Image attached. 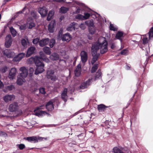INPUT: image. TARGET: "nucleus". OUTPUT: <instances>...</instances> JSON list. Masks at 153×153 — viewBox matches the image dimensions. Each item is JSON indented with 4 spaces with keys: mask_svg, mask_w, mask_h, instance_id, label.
Listing matches in <instances>:
<instances>
[{
    "mask_svg": "<svg viewBox=\"0 0 153 153\" xmlns=\"http://www.w3.org/2000/svg\"><path fill=\"white\" fill-rule=\"evenodd\" d=\"M15 98V96L13 94H7L3 97V100L6 102H8L10 101L13 100Z\"/></svg>",
    "mask_w": 153,
    "mask_h": 153,
    "instance_id": "obj_10",
    "label": "nucleus"
},
{
    "mask_svg": "<svg viewBox=\"0 0 153 153\" xmlns=\"http://www.w3.org/2000/svg\"><path fill=\"white\" fill-rule=\"evenodd\" d=\"M45 108V106L44 105H41L39 107H37L36 108V109L37 110L43 109Z\"/></svg>",
    "mask_w": 153,
    "mask_h": 153,
    "instance_id": "obj_57",
    "label": "nucleus"
},
{
    "mask_svg": "<svg viewBox=\"0 0 153 153\" xmlns=\"http://www.w3.org/2000/svg\"><path fill=\"white\" fill-rule=\"evenodd\" d=\"M98 64H96L94 65L91 68V72H94L98 68Z\"/></svg>",
    "mask_w": 153,
    "mask_h": 153,
    "instance_id": "obj_41",
    "label": "nucleus"
},
{
    "mask_svg": "<svg viewBox=\"0 0 153 153\" xmlns=\"http://www.w3.org/2000/svg\"><path fill=\"white\" fill-rule=\"evenodd\" d=\"M54 1L59 2H65L66 3L71 2L67 1V0H54Z\"/></svg>",
    "mask_w": 153,
    "mask_h": 153,
    "instance_id": "obj_56",
    "label": "nucleus"
},
{
    "mask_svg": "<svg viewBox=\"0 0 153 153\" xmlns=\"http://www.w3.org/2000/svg\"><path fill=\"white\" fill-rule=\"evenodd\" d=\"M25 56V53H20L13 58V60L16 62H19Z\"/></svg>",
    "mask_w": 153,
    "mask_h": 153,
    "instance_id": "obj_19",
    "label": "nucleus"
},
{
    "mask_svg": "<svg viewBox=\"0 0 153 153\" xmlns=\"http://www.w3.org/2000/svg\"><path fill=\"white\" fill-rule=\"evenodd\" d=\"M19 71L21 72L19 74V76L23 78L26 77L28 74L27 69L25 67H22L19 69Z\"/></svg>",
    "mask_w": 153,
    "mask_h": 153,
    "instance_id": "obj_5",
    "label": "nucleus"
},
{
    "mask_svg": "<svg viewBox=\"0 0 153 153\" xmlns=\"http://www.w3.org/2000/svg\"><path fill=\"white\" fill-rule=\"evenodd\" d=\"M91 51L93 57L91 61V63L93 65L97 61L100 54L92 49H91Z\"/></svg>",
    "mask_w": 153,
    "mask_h": 153,
    "instance_id": "obj_7",
    "label": "nucleus"
},
{
    "mask_svg": "<svg viewBox=\"0 0 153 153\" xmlns=\"http://www.w3.org/2000/svg\"><path fill=\"white\" fill-rule=\"evenodd\" d=\"M55 43V40L54 39H51L50 42L49 46L51 48L53 47Z\"/></svg>",
    "mask_w": 153,
    "mask_h": 153,
    "instance_id": "obj_40",
    "label": "nucleus"
},
{
    "mask_svg": "<svg viewBox=\"0 0 153 153\" xmlns=\"http://www.w3.org/2000/svg\"><path fill=\"white\" fill-rule=\"evenodd\" d=\"M40 60L41 58L39 57L36 56L34 58L31 57L28 60L29 62H30L31 63L33 62H34L37 67L40 66H44V64L41 62Z\"/></svg>",
    "mask_w": 153,
    "mask_h": 153,
    "instance_id": "obj_3",
    "label": "nucleus"
},
{
    "mask_svg": "<svg viewBox=\"0 0 153 153\" xmlns=\"http://www.w3.org/2000/svg\"><path fill=\"white\" fill-rule=\"evenodd\" d=\"M43 50L45 53L50 55L51 53V49L48 47H45L43 48Z\"/></svg>",
    "mask_w": 153,
    "mask_h": 153,
    "instance_id": "obj_28",
    "label": "nucleus"
},
{
    "mask_svg": "<svg viewBox=\"0 0 153 153\" xmlns=\"http://www.w3.org/2000/svg\"><path fill=\"white\" fill-rule=\"evenodd\" d=\"M39 55L40 57V58H41V59H42L46 56L45 54L42 51L40 52Z\"/></svg>",
    "mask_w": 153,
    "mask_h": 153,
    "instance_id": "obj_45",
    "label": "nucleus"
},
{
    "mask_svg": "<svg viewBox=\"0 0 153 153\" xmlns=\"http://www.w3.org/2000/svg\"><path fill=\"white\" fill-rule=\"evenodd\" d=\"M128 53V51L127 49H125L121 51L120 54L121 55H126Z\"/></svg>",
    "mask_w": 153,
    "mask_h": 153,
    "instance_id": "obj_52",
    "label": "nucleus"
},
{
    "mask_svg": "<svg viewBox=\"0 0 153 153\" xmlns=\"http://www.w3.org/2000/svg\"><path fill=\"white\" fill-rule=\"evenodd\" d=\"M44 138L39 137L38 139L36 137L33 136L29 137H27V140L29 142L33 143H36L38 142L39 140H42Z\"/></svg>",
    "mask_w": 153,
    "mask_h": 153,
    "instance_id": "obj_12",
    "label": "nucleus"
},
{
    "mask_svg": "<svg viewBox=\"0 0 153 153\" xmlns=\"http://www.w3.org/2000/svg\"><path fill=\"white\" fill-rule=\"evenodd\" d=\"M85 25V24L82 23L79 25V26L81 29L84 30L86 28Z\"/></svg>",
    "mask_w": 153,
    "mask_h": 153,
    "instance_id": "obj_53",
    "label": "nucleus"
},
{
    "mask_svg": "<svg viewBox=\"0 0 153 153\" xmlns=\"http://www.w3.org/2000/svg\"><path fill=\"white\" fill-rule=\"evenodd\" d=\"M31 20L30 22L28 21L27 23V26L29 29L32 28L33 27H34L35 25V23L32 21V19Z\"/></svg>",
    "mask_w": 153,
    "mask_h": 153,
    "instance_id": "obj_31",
    "label": "nucleus"
},
{
    "mask_svg": "<svg viewBox=\"0 0 153 153\" xmlns=\"http://www.w3.org/2000/svg\"><path fill=\"white\" fill-rule=\"evenodd\" d=\"M42 59L43 61L47 63H48L50 62L49 59L48 58H47L46 56Z\"/></svg>",
    "mask_w": 153,
    "mask_h": 153,
    "instance_id": "obj_58",
    "label": "nucleus"
},
{
    "mask_svg": "<svg viewBox=\"0 0 153 153\" xmlns=\"http://www.w3.org/2000/svg\"><path fill=\"white\" fill-rule=\"evenodd\" d=\"M17 69L15 68H11L9 74V77L10 79H13L16 75Z\"/></svg>",
    "mask_w": 153,
    "mask_h": 153,
    "instance_id": "obj_11",
    "label": "nucleus"
},
{
    "mask_svg": "<svg viewBox=\"0 0 153 153\" xmlns=\"http://www.w3.org/2000/svg\"><path fill=\"white\" fill-rule=\"evenodd\" d=\"M54 13V12L53 10H51L49 12L47 18V20L48 21H49L50 20L52 17L53 16Z\"/></svg>",
    "mask_w": 153,
    "mask_h": 153,
    "instance_id": "obj_33",
    "label": "nucleus"
},
{
    "mask_svg": "<svg viewBox=\"0 0 153 153\" xmlns=\"http://www.w3.org/2000/svg\"><path fill=\"white\" fill-rule=\"evenodd\" d=\"M19 106L17 102H15L10 104L9 106V110L11 112H15L17 111Z\"/></svg>",
    "mask_w": 153,
    "mask_h": 153,
    "instance_id": "obj_6",
    "label": "nucleus"
},
{
    "mask_svg": "<svg viewBox=\"0 0 153 153\" xmlns=\"http://www.w3.org/2000/svg\"><path fill=\"white\" fill-rule=\"evenodd\" d=\"M49 42V39L48 38L40 40L39 42V45L40 46L44 47L48 45Z\"/></svg>",
    "mask_w": 153,
    "mask_h": 153,
    "instance_id": "obj_16",
    "label": "nucleus"
},
{
    "mask_svg": "<svg viewBox=\"0 0 153 153\" xmlns=\"http://www.w3.org/2000/svg\"><path fill=\"white\" fill-rule=\"evenodd\" d=\"M32 15L33 16V17H35L36 16V15L35 14V13H34V12L32 13V12H31Z\"/></svg>",
    "mask_w": 153,
    "mask_h": 153,
    "instance_id": "obj_64",
    "label": "nucleus"
},
{
    "mask_svg": "<svg viewBox=\"0 0 153 153\" xmlns=\"http://www.w3.org/2000/svg\"><path fill=\"white\" fill-rule=\"evenodd\" d=\"M39 39L38 38H37L36 39H34L33 41V42L34 44H36L38 43V42L39 43V42L40 41H39Z\"/></svg>",
    "mask_w": 153,
    "mask_h": 153,
    "instance_id": "obj_49",
    "label": "nucleus"
},
{
    "mask_svg": "<svg viewBox=\"0 0 153 153\" xmlns=\"http://www.w3.org/2000/svg\"><path fill=\"white\" fill-rule=\"evenodd\" d=\"M13 40L10 35H7L6 37L5 46L7 48H9L12 44Z\"/></svg>",
    "mask_w": 153,
    "mask_h": 153,
    "instance_id": "obj_8",
    "label": "nucleus"
},
{
    "mask_svg": "<svg viewBox=\"0 0 153 153\" xmlns=\"http://www.w3.org/2000/svg\"><path fill=\"white\" fill-rule=\"evenodd\" d=\"M73 3H76V4H77L78 5H82V6H84V4L81 3L80 2H78V1H73Z\"/></svg>",
    "mask_w": 153,
    "mask_h": 153,
    "instance_id": "obj_59",
    "label": "nucleus"
},
{
    "mask_svg": "<svg viewBox=\"0 0 153 153\" xmlns=\"http://www.w3.org/2000/svg\"><path fill=\"white\" fill-rule=\"evenodd\" d=\"M0 136L6 137L7 136V134L5 132L0 131Z\"/></svg>",
    "mask_w": 153,
    "mask_h": 153,
    "instance_id": "obj_50",
    "label": "nucleus"
},
{
    "mask_svg": "<svg viewBox=\"0 0 153 153\" xmlns=\"http://www.w3.org/2000/svg\"><path fill=\"white\" fill-rule=\"evenodd\" d=\"M143 42L144 44H147L148 42V40L147 38L145 37V36H144L143 38Z\"/></svg>",
    "mask_w": 153,
    "mask_h": 153,
    "instance_id": "obj_54",
    "label": "nucleus"
},
{
    "mask_svg": "<svg viewBox=\"0 0 153 153\" xmlns=\"http://www.w3.org/2000/svg\"><path fill=\"white\" fill-rule=\"evenodd\" d=\"M80 56L82 62L83 63H85L88 59V54L87 52L83 51L80 53Z\"/></svg>",
    "mask_w": 153,
    "mask_h": 153,
    "instance_id": "obj_9",
    "label": "nucleus"
},
{
    "mask_svg": "<svg viewBox=\"0 0 153 153\" xmlns=\"http://www.w3.org/2000/svg\"><path fill=\"white\" fill-rule=\"evenodd\" d=\"M67 89L65 88L62 94V98L65 102L67 101L68 96L67 95Z\"/></svg>",
    "mask_w": 153,
    "mask_h": 153,
    "instance_id": "obj_23",
    "label": "nucleus"
},
{
    "mask_svg": "<svg viewBox=\"0 0 153 153\" xmlns=\"http://www.w3.org/2000/svg\"><path fill=\"white\" fill-rule=\"evenodd\" d=\"M91 49L96 52L100 50V52L102 54L107 52L108 51V43L105 38L103 37H100L97 42L93 43Z\"/></svg>",
    "mask_w": 153,
    "mask_h": 153,
    "instance_id": "obj_1",
    "label": "nucleus"
},
{
    "mask_svg": "<svg viewBox=\"0 0 153 153\" xmlns=\"http://www.w3.org/2000/svg\"><path fill=\"white\" fill-rule=\"evenodd\" d=\"M26 28V25L25 24H24L19 26V29L21 30H25Z\"/></svg>",
    "mask_w": 153,
    "mask_h": 153,
    "instance_id": "obj_51",
    "label": "nucleus"
},
{
    "mask_svg": "<svg viewBox=\"0 0 153 153\" xmlns=\"http://www.w3.org/2000/svg\"><path fill=\"white\" fill-rule=\"evenodd\" d=\"M90 15L88 13H84V16H83L84 19H88L90 16Z\"/></svg>",
    "mask_w": 153,
    "mask_h": 153,
    "instance_id": "obj_47",
    "label": "nucleus"
},
{
    "mask_svg": "<svg viewBox=\"0 0 153 153\" xmlns=\"http://www.w3.org/2000/svg\"><path fill=\"white\" fill-rule=\"evenodd\" d=\"M3 53L4 55L9 58L13 57L14 55V52H12L10 50L8 49H5L4 50Z\"/></svg>",
    "mask_w": 153,
    "mask_h": 153,
    "instance_id": "obj_15",
    "label": "nucleus"
},
{
    "mask_svg": "<svg viewBox=\"0 0 153 153\" xmlns=\"http://www.w3.org/2000/svg\"><path fill=\"white\" fill-rule=\"evenodd\" d=\"M58 102L56 98L48 102L46 105V107L48 111H51L54 109V105L55 102L57 103Z\"/></svg>",
    "mask_w": 153,
    "mask_h": 153,
    "instance_id": "obj_4",
    "label": "nucleus"
},
{
    "mask_svg": "<svg viewBox=\"0 0 153 153\" xmlns=\"http://www.w3.org/2000/svg\"><path fill=\"white\" fill-rule=\"evenodd\" d=\"M44 67V66H37L35 72V74L38 75L43 72L44 71L43 68Z\"/></svg>",
    "mask_w": 153,
    "mask_h": 153,
    "instance_id": "obj_21",
    "label": "nucleus"
},
{
    "mask_svg": "<svg viewBox=\"0 0 153 153\" xmlns=\"http://www.w3.org/2000/svg\"><path fill=\"white\" fill-rule=\"evenodd\" d=\"M72 24H73V25L74 30L75 29H77L78 28L79 25L77 23L73 22L72 23Z\"/></svg>",
    "mask_w": 153,
    "mask_h": 153,
    "instance_id": "obj_46",
    "label": "nucleus"
},
{
    "mask_svg": "<svg viewBox=\"0 0 153 153\" xmlns=\"http://www.w3.org/2000/svg\"><path fill=\"white\" fill-rule=\"evenodd\" d=\"M50 58L53 60H57L59 59V55L57 53H54L50 56Z\"/></svg>",
    "mask_w": 153,
    "mask_h": 153,
    "instance_id": "obj_26",
    "label": "nucleus"
},
{
    "mask_svg": "<svg viewBox=\"0 0 153 153\" xmlns=\"http://www.w3.org/2000/svg\"><path fill=\"white\" fill-rule=\"evenodd\" d=\"M25 7L24 8L22 11H21L18 12V13H22L24 11V10H25Z\"/></svg>",
    "mask_w": 153,
    "mask_h": 153,
    "instance_id": "obj_63",
    "label": "nucleus"
},
{
    "mask_svg": "<svg viewBox=\"0 0 153 153\" xmlns=\"http://www.w3.org/2000/svg\"><path fill=\"white\" fill-rule=\"evenodd\" d=\"M30 74H33L34 71V69L32 68H30L29 69Z\"/></svg>",
    "mask_w": 153,
    "mask_h": 153,
    "instance_id": "obj_61",
    "label": "nucleus"
},
{
    "mask_svg": "<svg viewBox=\"0 0 153 153\" xmlns=\"http://www.w3.org/2000/svg\"><path fill=\"white\" fill-rule=\"evenodd\" d=\"M25 81V78L18 77L16 81V83L18 85H21L23 84V82H24Z\"/></svg>",
    "mask_w": 153,
    "mask_h": 153,
    "instance_id": "obj_29",
    "label": "nucleus"
},
{
    "mask_svg": "<svg viewBox=\"0 0 153 153\" xmlns=\"http://www.w3.org/2000/svg\"><path fill=\"white\" fill-rule=\"evenodd\" d=\"M40 93L43 94H45V89L44 88H40L39 90Z\"/></svg>",
    "mask_w": 153,
    "mask_h": 153,
    "instance_id": "obj_55",
    "label": "nucleus"
},
{
    "mask_svg": "<svg viewBox=\"0 0 153 153\" xmlns=\"http://www.w3.org/2000/svg\"><path fill=\"white\" fill-rule=\"evenodd\" d=\"M85 23L88 27V28L94 25L93 21L92 19L88 20L85 21Z\"/></svg>",
    "mask_w": 153,
    "mask_h": 153,
    "instance_id": "obj_27",
    "label": "nucleus"
},
{
    "mask_svg": "<svg viewBox=\"0 0 153 153\" xmlns=\"http://www.w3.org/2000/svg\"><path fill=\"white\" fill-rule=\"evenodd\" d=\"M91 79H89L85 82H84L81 84L80 86V88L81 89H84L87 88L90 85Z\"/></svg>",
    "mask_w": 153,
    "mask_h": 153,
    "instance_id": "obj_20",
    "label": "nucleus"
},
{
    "mask_svg": "<svg viewBox=\"0 0 153 153\" xmlns=\"http://www.w3.org/2000/svg\"><path fill=\"white\" fill-rule=\"evenodd\" d=\"M72 39L71 35L68 33H67L63 35L61 39L63 41H66L69 42Z\"/></svg>",
    "mask_w": 153,
    "mask_h": 153,
    "instance_id": "obj_14",
    "label": "nucleus"
},
{
    "mask_svg": "<svg viewBox=\"0 0 153 153\" xmlns=\"http://www.w3.org/2000/svg\"><path fill=\"white\" fill-rule=\"evenodd\" d=\"M110 30L113 31H116L117 29V28L114 27L113 25L112 24H110Z\"/></svg>",
    "mask_w": 153,
    "mask_h": 153,
    "instance_id": "obj_48",
    "label": "nucleus"
},
{
    "mask_svg": "<svg viewBox=\"0 0 153 153\" xmlns=\"http://www.w3.org/2000/svg\"><path fill=\"white\" fill-rule=\"evenodd\" d=\"M123 33L121 32H118L116 35V38L117 39H120V38L123 36Z\"/></svg>",
    "mask_w": 153,
    "mask_h": 153,
    "instance_id": "obj_37",
    "label": "nucleus"
},
{
    "mask_svg": "<svg viewBox=\"0 0 153 153\" xmlns=\"http://www.w3.org/2000/svg\"><path fill=\"white\" fill-rule=\"evenodd\" d=\"M39 13L42 17H45L47 16L48 10L45 7L44 8H40L38 10Z\"/></svg>",
    "mask_w": 153,
    "mask_h": 153,
    "instance_id": "obj_17",
    "label": "nucleus"
},
{
    "mask_svg": "<svg viewBox=\"0 0 153 153\" xmlns=\"http://www.w3.org/2000/svg\"><path fill=\"white\" fill-rule=\"evenodd\" d=\"M14 86L12 85L5 86L4 88L3 89V91L6 93L7 92L9 91H10L14 89Z\"/></svg>",
    "mask_w": 153,
    "mask_h": 153,
    "instance_id": "obj_25",
    "label": "nucleus"
},
{
    "mask_svg": "<svg viewBox=\"0 0 153 153\" xmlns=\"http://www.w3.org/2000/svg\"><path fill=\"white\" fill-rule=\"evenodd\" d=\"M21 43L22 46L25 48H26L28 45L29 44L27 38L22 39L21 40Z\"/></svg>",
    "mask_w": 153,
    "mask_h": 153,
    "instance_id": "obj_24",
    "label": "nucleus"
},
{
    "mask_svg": "<svg viewBox=\"0 0 153 153\" xmlns=\"http://www.w3.org/2000/svg\"><path fill=\"white\" fill-rule=\"evenodd\" d=\"M17 146L18 147L20 150H22L25 148V146L23 144H17Z\"/></svg>",
    "mask_w": 153,
    "mask_h": 153,
    "instance_id": "obj_43",
    "label": "nucleus"
},
{
    "mask_svg": "<svg viewBox=\"0 0 153 153\" xmlns=\"http://www.w3.org/2000/svg\"><path fill=\"white\" fill-rule=\"evenodd\" d=\"M148 34L149 39H151V38L153 37V33L149 32Z\"/></svg>",
    "mask_w": 153,
    "mask_h": 153,
    "instance_id": "obj_60",
    "label": "nucleus"
},
{
    "mask_svg": "<svg viewBox=\"0 0 153 153\" xmlns=\"http://www.w3.org/2000/svg\"><path fill=\"white\" fill-rule=\"evenodd\" d=\"M36 50V48L34 46H31L27 50L26 56L27 57L30 56L31 55L33 54Z\"/></svg>",
    "mask_w": 153,
    "mask_h": 153,
    "instance_id": "obj_13",
    "label": "nucleus"
},
{
    "mask_svg": "<svg viewBox=\"0 0 153 153\" xmlns=\"http://www.w3.org/2000/svg\"><path fill=\"white\" fill-rule=\"evenodd\" d=\"M46 77L48 79L53 81H56L58 79V77L55 73V70L53 69L49 70L47 71Z\"/></svg>",
    "mask_w": 153,
    "mask_h": 153,
    "instance_id": "obj_2",
    "label": "nucleus"
},
{
    "mask_svg": "<svg viewBox=\"0 0 153 153\" xmlns=\"http://www.w3.org/2000/svg\"><path fill=\"white\" fill-rule=\"evenodd\" d=\"M56 25L55 21H51L48 26V30L50 33H53L54 28Z\"/></svg>",
    "mask_w": 153,
    "mask_h": 153,
    "instance_id": "obj_18",
    "label": "nucleus"
},
{
    "mask_svg": "<svg viewBox=\"0 0 153 153\" xmlns=\"http://www.w3.org/2000/svg\"><path fill=\"white\" fill-rule=\"evenodd\" d=\"M116 47L115 44L114 43H111V48L112 49H114Z\"/></svg>",
    "mask_w": 153,
    "mask_h": 153,
    "instance_id": "obj_62",
    "label": "nucleus"
},
{
    "mask_svg": "<svg viewBox=\"0 0 153 153\" xmlns=\"http://www.w3.org/2000/svg\"><path fill=\"white\" fill-rule=\"evenodd\" d=\"M69 8L64 7H62L60 8V12L63 13H65L68 10Z\"/></svg>",
    "mask_w": 153,
    "mask_h": 153,
    "instance_id": "obj_34",
    "label": "nucleus"
},
{
    "mask_svg": "<svg viewBox=\"0 0 153 153\" xmlns=\"http://www.w3.org/2000/svg\"><path fill=\"white\" fill-rule=\"evenodd\" d=\"M106 107L103 104H100L98 106L97 108L100 112H102L105 110Z\"/></svg>",
    "mask_w": 153,
    "mask_h": 153,
    "instance_id": "obj_32",
    "label": "nucleus"
},
{
    "mask_svg": "<svg viewBox=\"0 0 153 153\" xmlns=\"http://www.w3.org/2000/svg\"><path fill=\"white\" fill-rule=\"evenodd\" d=\"M101 73L100 71L98 70V71L96 73V76L95 77V80H96L97 79L99 78L101 76Z\"/></svg>",
    "mask_w": 153,
    "mask_h": 153,
    "instance_id": "obj_38",
    "label": "nucleus"
},
{
    "mask_svg": "<svg viewBox=\"0 0 153 153\" xmlns=\"http://www.w3.org/2000/svg\"><path fill=\"white\" fill-rule=\"evenodd\" d=\"M8 68L6 66L2 67L0 68V71L2 73H5L7 70Z\"/></svg>",
    "mask_w": 153,
    "mask_h": 153,
    "instance_id": "obj_39",
    "label": "nucleus"
},
{
    "mask_svg": "<svg viewBox=\"0 0 153 153\" xmlns=\"http://www.w3.org/2000/svg\"><path fill=\"white\" fill-rule=\"evenodd\" d=\"M75 18L76 19H80V20H83V16L81 14H78L76 16Z\"/></svg>",
    "mask_w": 153,
    "mask_h": 153,
    "instance_id": "obj_44",
    "label": "nucleus"
},
{
    "mask_svg": "<svg viewBox=\"0 0 153 153\" xmlns=\"http://www.w3.org/2000/svg\"><path fill=\"white\" fill-rule=\"evenodd\" d=\"M67 30L68 31H71L73 30H74L73 28V25L71 23L69 25V26L67 28Z\"/></svg>",
    "mask_w": 153,
    "mask_h": 153,
    "instance_id": "obj_42",
    "label": "nucleus"
},
{
    "mask_svg": "<svg viewBox=\"0 0 153 153\" xmlns=\"http://www.w3.org/2000/svg\"><path fill=\"white\" fill-rule=\"evenodd\" d=\"M89 30L90 33L91 34H94L95 31V29L94 25L92 27H89Z\"/></svg>",
    "mask_w": 153,
    "mask_h": 153,
    "instance_id": "obj_36",
    "label": "nucleus"
},
{
    "mask_svg": "<svg viewBox=\"0 0 153 153\" xmlns=\"http://www.w3.org/2000/svg\"><path fill=\"white\" fill-rule=\"evenodd\" d=\"M114 153H124L121 149L117 147H114L113 149Z\"/></svg>",
    "mask_w": 153,
    "mask_h": 153,
    "instance_id": "obj_35",
    "label": "nucleus"
},
{
    "mask_svg": "<svg viewBox=\"0 0 153 153\" xmlns=\"http://www.w3.org/2000/svg\"><path fill=\"white\" fill-rule=\"evenodd\" d=\"M81 65H78L76 67V69L74 71L75 75L76 76H79L81 73Z\"/></svg>",
    "mask_w": 153,
    "mask_h": 153,
    "instance_id": "obj_22",
    "label": "nucleus"
},
{
    "mask_svg": "<svg viewBox=\"0 0 153 153\" xmlns=\"http://www.w3.org/2000/svg\"><path fill=\"white\" fill-rule=\"evenodd\" d=\"M10 33L13 37H15L17 35L16 31L13 27H11L9 28Z\"/></svg>",
    "mask_w": 153,
    "mask_h": 153,
    "instance_id": "obj_30",
    "label": "nucleus"
}]
</instances>
